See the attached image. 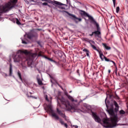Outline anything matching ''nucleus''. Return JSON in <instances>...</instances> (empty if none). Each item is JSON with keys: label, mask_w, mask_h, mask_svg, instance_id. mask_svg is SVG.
<instances>
[{"label": "nucleus", "mask_w": 128, "mask_h": 128, "mask_svg": "<svg viewBox=\"0 0 128 128\" xmlns=\"http://www.w3.org/2000/svg\"><path fill=\"white\" fill-rule=\"evenodd\" d=\"M42 6H48V3L46 2H44L42 4Z\"/></svg>", "instance_id": "36"}, {"label": "nucleus", "mask_w": 128, "mask_h": 128, "mask_svg": "<svg viewBox=\"0 0 128 128\" xmlns=\"http://www.w3.org/2000/svg\"><path fill=\"white\" fill-rule=\"evenodd\" d=\"M12 74V64H10V69H9V76H11Z\"/></svg>", "instance_id": "17"}, {"label": "nucleus", "mask_w": 128, "mask_h": 128, "mask_svg": "<svg viewBox=\"0 0 128 128\" xmlns=\"http://www.w3.org/2000/svg\"><path fill=\"white\" fill-rule=\"evenodd\" d=\"M56 110H57V113L58 114H59V116H62V118H65L66 120V114H64V112H62V110H59L58 108H56Z\"/></svg>", "instance_id": "12"}, {"label": "nucleus", "mask_w": 128, "mask_h": 128, "mask_svg": "<svg viewBox=\"0 0 128 128\" xmlns=\"http://www.w3.org/2000/svg\"><path fill=\"white\" fill-rule=\"evenodd\" d=\"M108 74H110V70H108Z\"/></svg>", "instance_id": "47"}, {"label": "nucleus", "mask_w": 128, "mask_h": 128, "mask_svg": "<svg viewBox=\"0 0 128 128\" xmlns=\"http://www.w3.org/2000/svg\"><path fill=\"white\" fill-rule=\"evenodd\" d=\"M90 46H92V48L93 50H96L100 54V57L101 58L102 60H104V58H102V52L100 50V49L98 48L94 45L92 44V43H90Z\"/></svg>", "instance_id": "8"}, {"label": "nucleus", "mask_w": 128, "mask_h": 128, "mask_svg": "<svg viewBox=\"0 0 128 128\" xmlns=\"http://www.w3.org/2000/svg\"><path fill=\"white\" fill-rule=\"evenodd\" d=\"M48 2H49V4H54H54H57L58 6H65L68 7V5L66 4H64L60 2H58V1H56L54 0V2L52 1V0H48Z\"/></svg>", "instance_id": "11"}, {"label": "nucleus", "mask_w": 128, "mask_h": 128, "mask_svg": "<svg viewBox=\"0 0 128 128\" xmlns=\"http://www.w3.org/2000/svg\"><path fill=\"white\" fill-rule=\"evenodd\" d=\"M70 92H72V91H70Z\"/></svg>", "instance_id": "51"}, {"label": "nucleus", "mask_w": 128, "mask_h": 128, "mask_svg": "<svg viewBox=\"0 0 128 128\" xmlns=\"http://www.w3.org/2000/svg\"><path fill=\"white\" fill-rule=\"evenodd\" d=\"M80 14H81V16H88V18L89 20H91L92 22H94V20H95L92 16H90L85 11L80 10Z\"/></svg>", "instance_id": "9"}, {"label": "nucleus", "mask_w": 128, "mask_h": 128, "mask_svg": "<svg viewBox=\"0 0 128 128\" xmlns=\"http://www.w3.org/2000/svg\"><path fill=\"white\" fill-rule=\"evenodd\" d=\"M110 116L111 123L110 122V120L107 118H104L102 122V120L98 116L96 113L92 112V116L96 122L100 124L104 128H114L116 126V122H118V114H114V108H110L107 110Z\"/></svg>", "instance_id": "1"}, {"label": "nucleus", "mask_w": 128, "mask_h": 128, "mask_svg": "<svg viewBox=\"0 0 128 128\" xmlns=\"http://www.w3.org/2000/svg\"><path fill=\"white\" fill-rule=\"evenodd\" d=\"M76 72H77V74H78V76H80V70H76Z\"/></svg>", "instance_id": "38"}, {"label": "nucleus", "mask_w": 128, "mask_h": 128, "mask_svg": "<svg viewBox=\"0 0 128 128\" xmlns=\"http://www.w3.org/2000/svg\"><path fill=\"white\" fill-rule=\"evenodd\" d=\"M120 114H125L126 112H124V110H122L120 111Z\"/></svg>", "instance_id": "26"}, {"label": "nucleus", "mask_w": 128, "mask_h": 128, "mask_svg": "<svg viewBox=\"0 0 128 128\" xmlns=\"http://www.w3.org/2000/svg\"><path fill=\"white\" fill-rule=\"evenodd\" d=\"M50 78H51V80H50L51 82H52V80H54V82H56V84H58V86H60V84H58V83L56 82V78H54V76H50Z\"/></svg>", "instance_id": "20"}, {"label": "nucleus", "mask_w": 128, "mask_h": 128, "mask_svg": "<svg viewBox=\"0 0 128 128\" xmlns=\"http://www.w3.org/2000/svg\"><path fill=\"white\" fill-rule=\"evenodd\" d=\"M92 22L96 26L97 30L93 32V34H95V36H100V25L98 24V22H96V20L93 21Z\"/></svg>", "instance_id": "7"}, {"label": "nucleus", "mask_w": 128, "mask_h": 128, "mask_svg": "<svg viewBox=\"0 0 128 128\" xmlns=\"http://www.w3.org/2000/svg\"><path fill=\"white\" fill-rule=\"evenodd\" d=\"M45 110H46V112H50L52 114L54 112L51 104H48L47 108H45Z\"/></svg>", "instance_id": "13"}, {"label": "nucleus", "mask_w": 128, "mask_h": 128, "mask_svg": "<svg viewBox=\"0 0 128 128\" xmlns=\"http://www.w3.org/2000/svg\"><path fill=\"white\" fill-rule=\"evenodd\" d=\"M38 56H42V58H46V60H50V62H56L54 60L48 57L47 56H46L44 54H42V52L40 51L38 52Z\"/></svg>", "instance_id": "10"}, {"label": "nucleus", "mask_w": 128, "mask_h": 128, "mask_svg": "<svg viewBox=\"0 0 128 128\" xmlns=\"http://www.w3.org/2000/svg\"><path fill=\"white\" fill-rule=\"evenodd\" d=\"M60 6V5H59ZM60 6H62V5H60ZM57 6L58 8H60V10H66V8L64 7V6Z\"/></svg>", "instance_id": "27"}, {"label": "nucleus", "mask_w": 128, "mask_h": 128, "mask_svg": "<svg viewBox=\"0 0 128 128\" xmlns=\"http://www.w3.org/2000/svg\"><path fill=\"white\" fill-rule=\"evenodd\" d=\"M22 44H28V42H26V40H24V39L22 40Z\"/></svg>", "instance_id": "29"}, {"label": "nucleus", "mask_w": 128, "mask_h": 128, "mask_svg": "<svg viewBox=\"0 0 128 128\" xmlns=\"http://www.w3.org/2000/svg\"><path fill=\"white\" fill-rule=\"evenodd\" d=\"M83 52H86V54L87 56H90V50H88L86 48H84L83 50Z\"/></svg>", "instance_id": "21"}, {"label": "nucleus", "mask_w": 128, "mask_h": 128, "mask_svg": "<svg viewBox=\"0 0 128 128\" xmlns=\"http://www.w3.org/2000/svg\"><path fill=\"white\" fill-rule=\"evenodd\" d=\"M27 96H28V98H34V96H30V95H28V94H27Z\"/></svg>", "instance_id": "39"}, {"label": "nucleus", "mask_w": 128, "mask_h": 128, "mask_svg": "<svg viewBox=\"0 0 128 128\" xmlns=\"http://www.w3.org/2000/svg\"><path fill=\"white\" fill-rule=\"evenodd\" d=\"M18 52L20 54L23 56V57L24 58V60L28 61V64H32L34 60V58H36V56H38V54L36 53L30 54V52L27 50H25L24 51L19 50ZM22 54H26L25 56H24Z\"/></svg>", "instance_id": "3"}, {"label": "nucleus", "mask_w": 128, "mask_h": 128, "mask_svg": "<svg viewBox=\"0 0 128 128\" xmlns=\"http://www.w3.org/2000/svg\"><path fill=\"white\" fill-rule=\"evenodd\" d=\"M16 23L17 24H22V23L20 22V20H18V18L16 19Z\"/></svg>", "instance_id": "31"}, {"label": "nucleus", "mask_w": 128, "mask_h": 128, "mask_svg": "<svg viewBox=\"0 0 128 128\" xmlns=\"http://www.w3.org/2000/svg\"><path fill=\"white\" fill-rule=\"evenodd\" d=\"M34 30H36H36H39V31L42 30V29H40V28H36V29H34Z\"/></svg>", "instance_id": "37"}, {"label": "nucleus", "mask_w": 128, "mask_h": 128, "mask_svg": "<svg viewBox=\"0 0 128 128\" xmlns=\"http://www.w3.org/2000/svg\"><path fill=\"white\" fill-rule=\"evenodd\" d=\"M48 6L49 8H52V6H50V5H48Z\"/></svg>", "instance_id": "44"}, {"label": "nucleus", "mask_w": 128, "mask_h": 128, "mask_svg": "<svg viewBox=\"0 0 128 128\" xmlns=\"http://www.w3.org/2000/svg\"><path fill=\"white\" fill-rule=\"evenodd\" d=\"M42 2H48V0H42Z\"/></svg>", "instance_id": "46"}, {"label": "nucleus", "mask_w": 128, "mask_h": 128, "mask_svg": "<svg viewBox=\"0 0 128 128\" xmlns=\"http://www.w3.org/2000/svg\"><path fill=\"white\" fill-rule=\"evenodd\" d=\"M118 76H120V72L118 73Z\"/></svg>", "instance_id": "48"}, {"label": "nucleus", "mask_w": 128, "mask_h": 128, "mask_svg": "<svg viewBox=\"0 0 128 128\" xmlns=\"http://www.w3.org/2000/svg\"><path fill=\"white\" fill-rule=\"evenodd\" d=\"M66 2H68V0H66Z\"/></svg>", "instance_id": "52"}, {"label": "nucleus", "mask_w": 128, "mask_h": 128, "mask_svg": "<svg viewBox=\"0 0 128 128\" xmlns=\"http://www.w3.org/2000/svg\"><path fill=\"white\" fill-rule=\"evenodd\" d=\"M107 96H108L110 98H116V100H120V96H118V94L116 93H115V94L114 96L112 94H107Z\"/></svg>", "instance_id": "16"}, {"label": "nucleus", "mask_w": 128, "mask_h": 128, "mask_svg": "<svg viewBox=\"0 0 128 128\" xmlns=\"http://www.w3.org/2000/svg\"><path fill=\"white\" fill-rule=\"evenodd\" d=\"M54 8V10H57V12H66V10H62H62H58V8Z\"/></svg>", "instance_id": "28"}, {"label": "nucleus", "mask_w": 128, "mask_h": 128, "mask_svg": "<svg viewBox=\"0 0 128 128\" xmlns=\"http://www.w3.org/2000/svg\"><path fill=\"white\" fill-rule=\"evenodd\" d=\"M113 104L116 108H120V106H118V102H116V101L114 100L113 102Z\"/></svg>", "instance_id": "24"}, {"label": "nucleus", "mask_w": 128, "mask_h": 128, "mask_svg": "<svg viewBox=\"0 0 128 128\" xmlns=\"http://www.w3.org/2000/svg\"><path fill=\"white\" fill-rule=\"evenodd\" d=\"M4 76H8V74H7L4 73Z\"/></svg>", "instance_id": "43"}, {"label": "nucleus", "mask_w": 128, "mask_h": 128, "mask_svg": "<svg viewBox=\"0 0 128 128\" xmlns=\"http://www.w3.org/2000/svg\"><path fill=\"white\" fill-rule=\"evenodd\" d=\"M91 42H92V44H95L94 41V40H91Z\"/></svg>", "instance_id": "45"}, {"label": "nucleus", "mask_w": 128, "mask_h": 128, "mask_svg": "<svg viewBox=\"0 0 128 128\" xmlns=\"http://www.w3.org/2000/svg\"><path fill=\"white\" fill-rule=\"evenodd\" d=\"M52 116L53 118H54L55 120H60V117H58V115H56V113H54V112L52 114Z\"/></svg>", "instance_id": "18"}, {"label": "nucleus", "mask_w": 128, "mask_h": 128, "mask_svg": "<svg viewBox=\"0 0 128 128\" xmlns=\"http://www.w3.org/2000/svg\"><path fill=\"white\" fill-rule=\"evenodd\" d=\"M102 58H103V60L104 58L106 62H112V64H114V66H116V64L114 60H110L108 58L104 56V54H102Z\"/></svg>", "instance_id": "14"}, {"label": "nucleus", "mask_w": 128, "mask_h": 128, "mask_svg": "<svg viewBox=\"0 0 128 128\" xmlns=\"http://www.w3.org/2000/svg\"><path fill=\"white\" fill-rule=\"evenodd\" d=\"M64 94L65 96H66L67 98H68L72 102V104L70 105V102L68 100H65L64 97H62L61 98H58V106H62L60 105V102L62 105L64 106L67 110H76V112H82L80 108V102L76 100H74L72 96L68 94V93L66 91H64Z\"/></svg>", "instance_id": "2"}, {"label": "nucleus", "mask_w": 128, "mask_h": 128, "mask_svg": "<svg viewBox=\"0 0 128 128\" xmlns=\"http://www.w3.org/2000/svg\"><path fill=\"white\" fill-rule=\"evenodd\" d=\"M64 12L66 14H68V16H72L73 18H74L75 20H78L79 22H82V18H76V16L68 12L67 11Z\"/></svg>", "instance_id": "15"}, {"label": "nucleus", "mask_w": 128, "mask_h": 128, "mask_svg": "<svg viewBox=\"0 0 128 128\" xmlns=\"http://www.w3.org/2000/svg\"><path fill=\"white\" fill-rule=\"evenodd\" d=\"M37 80H38V84L40 86H42V80H40V78H37Z\"/></svg>", "instance_id": "23"}, {"label": "nucleus", "mask_w": 128, "mask_h": 128, "mask_svg": "<svg viewBox=\"0 0 128 128\" xmlns=\"http://www.w3.org/2000/svg\"><path fill=\"white\" fill-rule=\"evenodd\" d=\"M34 29L30 30L28 34H26L24 36H26L28 40H32V38H38V34Z\"/></svg>", "instance_id": "4"}, {"label": "nucleus", "mask_w": 128, "mask_h": 128, "mask_svg": "<svg viewBox=\"0 0 128 128\" xmlns=\"http://www.w3.org/2000/svg\"><path fill=\"white\" fill-rule=\"evenodd\" d=\"M59 122L62 126H64L65 128H68V124L64 123V120H62V118L59 119Z\"/></svg>", "instance_id": "19"}, {"label": "nucleus", "mask_w": 128, "mask_h": 128, "mask_svg": "<svg viewBox=\"0 0 128 128\" xmlns=\"http://www.w3.org/2000/svg\"><path fill=\"white\" fill-rule=\"evenodd\" d=\"M16 2H18V0H14L12 2H8L6 4L5 6L2 8L4 12H6V8H14V4Z\"/></svg>", "instance_id": "6"}, {"label": "nucleus", "mask_w": 128, "mask_h": 128, "mask_svg": "<svg viewBox=\"0 0 128 128\" xmlns=\"http://www.w3.org/2000/svg\"><path fill=\"white\" fill-rule=\"evenodd\" d=\"M18 76L20 80L22 82V74H20V71H18Z\"/></svg>", "instance_id": "22"}, {"label": "nucleus", "mask_w": 128, "mask_h": 128, "mask_svg": "<svg viewBox=\"0 0 128 128\" xmlns=\"http://www.w3.org/2000/svg\"><path fill=\"white\" fill-rule=\"evenodd\" d=\"M119 12H120V6H118L116 8V12H117V14H118Z\"/></svg>", "instance_id": "30"}, {"label": "nucleus", "mask_w": 128, "mask_h": 128, "mask_svg": "<svg viewBox=\"0 0 128 128\" xmlns=\"http://www.w3.org/2000/svg\"><path fill=\"white\" fill-rule=\"evenodd\" d=\"M122 126H126V124H122Z\"/></svg>", "instance_id": "49"}, {"label": "nucleus", "mask_w": 128, "mask_h": 128, "mask_svg": "<svg viewBox=\"0 0 128 128\" xmlns=\"http://www.w3.org/2000/svg\"><path fill=\"white\" fill-rule=\"evenodd\" d=\"M115 68H116V69L114 70V72L116 74H118V67L116 66H116H115Z\"/></svg>", "instance_id": "32"}, {"label": "nucleus", "mask_w": 128, "mask_h": 128, "mask_svg": "<svg viewBox=\"0 0 128 128\" xmlns=\"http://www.w3.org/2000/svg\"><path fill=\"white\" fill-rule=\"evenodd\" d=\"M14 62H26V59H24V55L20 53L18 51L17 52L14 58Z\"/></svg>", "instance_id": "5"}, {"label": "nucleus", "mask_w": 128, "mask_h": 128, "mask_svg": "<svg viewBox=\"0 0 128 128\" xmlns=\"http://www.w3.org/2000/svg\"><path fill=\"white\" fill-rule=\"evenodd\" d=\"M46 100H47V102H48V96H46Z\"/></svg>", "instance_id": "40"}, {"label": "nucleus", "mask_w": 128, "mask_h": 128, "mask_svg": "<svg viewBox=\"0 0 128 128\" xmlns=\"http://www.w3.org/2000/svg\"><path fill=\"white\" fill-rule=\"evenodd\" d=\"M113 4H114V8H116V0H112Z\"/></svg>", "instance_id": "34"}, {"label": "nucleus", "mask_w": 128, "mask_h": 128, "mask_svg": "<svg viewBox=\"0 0 128 128\" xmlns=\"http://www.w3.org/2000/svg\"><path fill=\"white\" fill-rule=\"evenodd\" d=\"M104 46L106 50H110V47H109L108 46H106V44H104Z\"/></svg>", "instance_id": "25"}, {"label": "nucleus", "mask_w": 128, "mask_h": 128, "mask_svg": "<svg viewBox=\"0 0 128 128\" xmlns=\"http://www.w3.org/2000/svg\"><path fill=\"white\" fill-rule=\"evenodd\" d=\"M94 34H93V32H92V34H90V36H94Z\"/></svg>", "instance_id": "41"}, {"label": "nucleus", "mask_w": 128, "mask_h": 128, "mask_svg": "<svg viewBox=\"0 0 128 128\" xmlns=\"http://www.w3.org/2000/svg\"><path fill=\"white\" fill-rule=\"evenodd\" d=\"M74 126L75 128H78V126Z\"/></svg>", "instance_id": "42"}, {"label": "nucleus", "mask_w": 128, "mask_h": 128, "mask_svg": "<svg viewBox=\"0 0 128 128\" xmlns=\"http://www.w3.org/2000/svg\"><path fill=\"white\" fill-rule=\"evenodd\" d=\"M118 108H114V110H115V112H118Z\"/></svg>", "instance_id": "33"}, {"label": "nucleus", "mask_w": 128, "mask_h": 128, "mask_svg": "<svg viewBox=\"0 0 128 128\" xmlns=\"http://www.w3.org/2000/svg\"><path fill=\"white\" fill-rule=\"evenodd\" d=\"M105 102H106V106L107 108H108V104L106 103V98L105 100Z\"/></svg>", "instance_id": "35"}, {"label": "nucleus", "mask_w": 128, "mask_h": 128, "mask_svg": "<svg viewBox=\"0 0 128 128\" xmlns=\"http://www.w3.org/2000/svg\"><path fill=\"white\" fill-rule=\"evenodd\" d=\"M0 14H2V12H0Z\"/></svg>", "instance_id": "50"}]
</instances>
